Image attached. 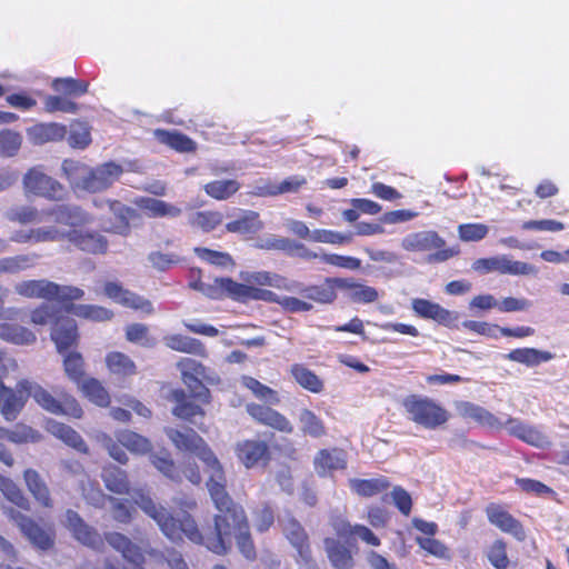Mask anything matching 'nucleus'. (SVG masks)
Masks as SVG:
<instances>
[{
	"instance_id": "obj_41",
	"label": "nucleus",
	"mask_w": 569,
	"mask_h": 569,
	"mask_svg": "<svg viewBox=\"0 0 569 569\" xmlns=\"http://www.w3.org/2000/svg\"><path fill=\"white\" fill-rule=\"evenodd\" d=\"M350 489L361 497L376 496L390 487V482L385 477L372 479H349Z\"/></svg>"
},
{
	"instance_id": "obj_47",
	"label": "nucleus",
	"mask_w": 569,
	"mask_h": 569,
	"mask_svg": "<svg viewBox=\"0 0 569 569\" xmlns=\"http://www.w3.org/2000/svg\"><path fill=\"white\" fill-rule=\"evenodd\" d=\"M290 372L295 380L310 392L320 393L323 390V381L303 365H293Z\"/></svg>"
},
{
	"instance_id": "obj_36",
	"label": "nucleus",
	"mask_w": 569,
	"mask_h": 569,
	"mask_svg": "<svg viewBox=\"0 0 569 569\" xmlns=\"http://www.w3.org/2000/svg\"><path fill=\"white\" fill-rule=\"evenodd\" d=\"M163 342L171 350L206 357V348L198 339L182 335H169L163 338Z\"/></svg>"
},
{
	"instance_id": "obj_4",
	"label": "nucleus",
	"mask_w": 569,
	"mask_h": 569,
	"mask_svg": "<svg viewBox=\"0 0 569 569\" xmlns=\"http://www.w3.org/2000/svg\"><path fill=\"white\" fill-rule=\"evenodd\" d=\"M401 405L409 419L426 429L435 430L449 420L448 411L429 397L410 395Z\"/></svg>"
},
{
	"instance_id": "obj_7",
	"label": "nucleus",
	"mask_w": 569,
	"mask_h": 569,
	"mask_svg": "<svg viewBox=\"0 0 569 569\" xmlns=\"http://www.w3.org/2000/svg\"><path fill=\"white\" fill-rule=\"evenodd\" d=\"M22 186L27 196H34L50 201H60L64 196V187L48 176L41 166L30 168L23 176Z\"/></svg>"
},
{
	"instance_id": "obj_16",
	"label": "nucleus",
	"mask_w": 569,
	"mask_h": 569,
	"mask_svg": "<svg viewBox=\"0 0 569 569\" xmlns=\"http://www.w3.org/2000/svg\"><path fill=\"white\" fill-rule=\"evenodd\" d=\"M279 523L286 538L289 540L291 546L297 550L298 557L301 560L309 559V539L306 530L292 516L286 515L279 518Z\"/></svg>"
},
{
	"instance_id": "obj_22",
	"label": "nucleus",
	"mask_w": 569,
	"mask_h": 569,
	"mask_svg": "<svg viewBox=\"0 0 569 569\" xmlns=\"http://www.w3.org/2000/svg\"><path fill=\"white\" fill-rule=\"evenodd\" d=\"M104 202L108 206L109 211L118 220L116 223H113L107 230L112 233H117V234H121V236L129 234L130 229H131V222H134L136 220H138L140 218L139 212L137 210H134L133 208L123 204L119 200L107 199Z\"/></svg>"
},
{
	"instance_id": "obj_31",
	"label": "nucleus",
	"mask_w": 569,
	"mask_h": 569,
	"mask_svg": "<svg viewBox=\"0 0 569 569\" xmlns=\"http://www.w3.org/2000/svg\"><path fill=\"white\" fill-rule=\"evenodd\" d=\"M333 282L341 283L340 279H327L320 286L301 287L297 286L296 291L302 297L319 303H331L337 298Z\"/></svg>"
},
{
	"instance_id": "obj_37",
	"label": "nucleus",
	"mask_w": 569,
	"mask_h": 569,
	"mask_svg": "<svg viewBox=\"0 0 569 569\" xmlns=\"http://www.w3.org/2000/svg\"><path fill=\"white\" fill-rule=\"evenodd\" d=\"M24 481L28 490L32 493L33 498L44 508L52 507V499L50 497V490L40 477V475L33 469H27L24 471Z\"/></svg>"
},
{
	"instance_id": "obj_61",
	"label": "nucleus",
	"mask_w": 569,
	"mask_h": 569,
	"mask_svg": "<svg viewBox=\"0 0 569 569\" xmlns=\"http://www.w3.org/2000/svg\"><path fill=\"white\" fill-rule=\"evenodd\" d=\"M7 219L21 224L37 222L39 221V211L32 206L13 207L7 211Z\"/></svg>"
},
{
	"instance_id": "obj_24",
	"label": "nucleus",
	"mask_w": 569,
	"mask_h": 569,
	"mask_svg": "<svg viewBox=\"0 0 569 569\" xmlns=\"http://www.w3.org/2000/svg\"><path fill=\"white\" fill-rule=\"evenodd\" d=\"M156 140L180 153H191L197 150V142L178 130L154 129Z\"/></svg>"
},
{
	"instance_id": "obj_42",
	"label": "nucleus",
	"mask_w": 569,
	"mask_h": 569,
	"mask_svg": "<svg viewBox=\"0 0 569 569\" xmlns=\"http://www.w3.org/2000/svg\"><path fill=\"white\" fill-rule=\"evenodd\" d=\"M241 184L236 179L213 180L203 186L207 196L216 200H227L236 194Z\"/></svg>"
},
{
	"instance_id": "obj_1",
	"label": "nucleus",
	"mask_w": 569,
	"mask_h": 569,
	"mask_svg": "<svg viewBox=\"0 0 569 569\" xmlns=\"http://www.w3.org/2000/svg\"><path fill=\"white\" fill-rule=\"evenodd\" d=\"M52 218L56 224L68 226L64 230L58 226H43L29 230H18L11 236V240L18 243L57 242L68 240L81 249H106L108 241L98 231L83 230L82 228L93 221V216L77 204H57L42 212Z\"/></svg>"
},
{
	"instance_id": "obj_35",
	"label": "nucleus",
	"mask_w": 569,
	"mask_h": 569,
	"mask_svg": "<svg viewBox=\"0 0 569 569\" xmlns=\"http://www.w3.org/2000/svg\"><path fill=\"white\" fill-rule=\"evenodd\" d=\"M323 542L328 558L336 569H351L353 567V559L350 550L340 541L332 538H326Z\"/></svg>"
},
{
	"instance_id": "obj_59",
	"label": "nucleus",
	"mask_w": 569,
	"mask_h": 569,
	"mask_svg": "<svg viewBox=\"0 0 569 569\" xmlns=\"http://www.w3.org/2000/svg\"><path fill=\"white\" fill-rule=\"evenodd\" d=\"M64 371L67 376L76 381L80 382L84 376V361L79 352H69L63 360Z\"/></svg>"
},
{
	"instance_id": "obj_12",
	"label": "nucleus",
	"mask_w": 569,
	"mask_h": 569,
	"mask_svg": "<svg viewBox=\"0 0 569 569\" xmlns=\"http://www.w3.org/2000/svg\"><path fill=\"white\" fill-rule=\"evenodd\" d=\"M66 522L74 539L80 543L93 550H101L103 548L104 541L100 533L86 523L78 512L71 509L67 510Z\"/></svg>"
},
{
	"instance_id": "obj_26",
	"label": "nucleus",
	"mask_w": 569,
	"mask_h": 569,
	"mask_svg": "<svg viewBox=\"0 0 569 569\" xmlns=\"http://www.w3.org/2000/svg\"><path fill=\"white\" fill-rule=\"evenodd\" d=\"M27 134L34 144L61 141L67 134V127L57 122L37 123L27 130Z\"/></svg>"
},
{
	"instance_id": "obj_44",
	"label": "nucleus",
	"mask_w": 569,
	"mask_h": 569,
	"mask_svg": "<svg viewBox=\"0 0 569 569\" xmlns=\"http://www.w3.org/2000/svg\"><path fill=\"white\" fill-rule=\"evenodd\" d=\"M101 478L107 489L111 492L122 495L129 490L127 473L119 467H104L101 472Z\"/></svg>"
},
{
	"instance_id": "obj_40",
	"label": "nucleus",
	"mask_w": 569,
	"mask_h": 569,
	"mask_svg": "<svg viewBox=\"0 0 569 569\" xmlns=\"http://www.w3.org/2000/svg\"><path fill=\"white\" fill-rule=\"evenodd\" d=\"M66 311L72 315L92 320V321H108L113 317V312L104 307L94 305H74L72 301L64 302Z\"/></svg>"
},
{
	"instance_id": "obj_45",
	"label": "nucleus",
	"mask_w": 569,
	"mask_h": 569,
	"mask_svg": "<svg viewBox=\"0 0 569 569\" xmlns=\"http://www.w3.org/2000/svg\"><path fill=\"white\" fill-rule=\"evenodd\" d=\"M149 459L151 465L166 478L178 483L182 481L180 469L176 466L169 452L160 451L151 453Z\"/></svg>"
},
{
	"instance_id": "obj_15",
	"label": "nucleus",
	"mask_w": 569,
	"mask_h": 569,
	"mask_svg": "<svg viewBox=\"0 0 569 569\" xmlns=\"http://www.w3.org/2000/svg\"><path fill=\"white\" fill-rule=\"evenodd\" d=\"M172 529L177 531V537L169 538L172 542L181 541L182 537L184 536L191 542L204 546L207 548V538L210 537L209 526L200 530L194 519L188 512H182L180 517L172 516Z\"/></svg>"
},
{
	"instance_id": "obj_8",
	"label": "nucleus",
	"mask_w": 569,
	"mask_h": 569,
	"mask_svg": "<svg viewBox=\"0 0 569 569\" xmlns=\"http://www.w3.org/2000/svg\"><path fill=\"white\" fill-rule=\"evenodd\" d=\"M4 512L33 547L48 550L53 546L52 532L40 527L33 519L13 508H8Z\"/></svg>"
},
{
	"instance_id": "obj_49",
	"label": "nucleus",
	"mask_w": 569,
	"mask_h": 569,
	"mask_svg": "<svg viewBox=\"0 0 569 569\" xmlns=\"http://www.w3.org/2000/svg\"><path fill=\"white\" fill-rule=\"evenodd\" d=\"M140 207L151 218L158 217H178L181 213V209L170 204L163 200L154 198H146L141 201Z\"/></svg>"
},
{
	"instance_id": "obj_21",
	"label": "nucleus",
	"mask_w": 569,
	"mask_h": 569,
	"mask_svg": "<svg viewBox=\"0 0 569 569\" xmlns=\"http://www.w3.org/2000/svg\"><path fill=\"white\" fill-rule=\"evenodd\" d=\"M137 505L142 509L149 517H151L160 527V530L167 538L177 537V531L172 529V515L167 509L158 506L149 496L140 495L136 500Z\"/></svg>"
},
{
	"instance_id": "obj_32",
	"label": "nucleus",
	"mask_w": 569,
	"mask_h": 569,
	"mask_svg": "<svg viewBox=\"0 0 569 569\" xmlns=\"http://www.w3.org/2000/svg\"><path fill=\"white\" fill-rule=\"evenodd\" d=\"M164 433L174 445V447L181 451L193 452L199 446L203 443V439L191 428H184L178 430L174 428H164Z\"/></svg>"
},
{
	"instance_id": "obj_33",
	"label": "nucleus",
	"mask_w": 569,
	"mask_h": 569,
	"mask_svg": "<svg viewBox=\"0 0 569 569\" xmlns=\"http://www.w3.org/2000/svg\"><path fill=\"white\" fill-rule=\"evenodd\" d=\"M553 357V353L550 351L539 350L536 348H519L505 355L506 359L522 363L527 367L539 366L541 362L550 361Z\"/></svg>"
},
{
	"instance_id": "obj_30",
	"label": "nucleus",
	"mask_w": 569,
	"mask_h": 569,
	"mask_svg": "<svg viewBox=\"0 0 569 569\" xmlns=\"http://www.w3.org/2000/svg\"><path fill=\"white\" fill-rule=\"evenodd\" d=\"M106 541L117 551L121 552L124 559L134 565L143 562L144 557L141 549L134 545L128 537L119 532H109L106 535Z\"/></svg>"
},
{
	"instance_id": "obj_53",
	"label": "nucleus",
	"mask_w": 569,
	"mask_h": 569,
	"mask_svg": "<svg viewBox=\"0 0 569 569\" xmlns=\"http://www.w3.org/2000/svg\"><path fill=\"white\" fill-rule=\"evenodd\" d=\"M82 392L93 403L106 407L110 402V397L104 387L94 378L87 379L81 385Z\"/></svg>"
},
{
	"instance_id": "obj_11",
	"label": "nucleus",
	"mask_w": 569,
	"mask_h": 569,
	"mask_svg": "<svg viewBox=\"0 0 569 569\" xmlns=\"http://www.w3.org/2000/svg\"><path fill=\"white\" fill-rule=\"evenodd\" d=\"M264 228L260 213L254 210L238 209L233 219L224 224V230L244 240L254 239Z\"/></svg>"
},
{
	"instance_id": "obj_39",
	"label": "nucleus",
	"mask_w": 569,
	"mask_h": 569,
	"mask_svg": "<svg viewBox=\"0 0 569 569\" xmlns=\"http://www.w3.org/2000/svg\"><path fill=\"white\" fill-rule=\"evenodd\" d=\"M51 88L71 99L84 96L89 90V82L87 80L74 79L71 77L54 78L51 83Z\"/></svg>"
},
{
	"instance_id": "obj_57",
	"label": "nucleus",
	"mask_w": 569,
	"mask_h": 569,
	"mask_svg": "<svg viewBox=\"0 0 569 569\" xmlns=\"http://www.w3.org/2000/svg\"><path fill=\"white\" fill-rule=\"evenodd\" d=\"M37 254H18L0 259V272L14 273L33 266Z\"/></svg>"
},
{
	"instance_id": "obj_43",
	"label": "nucleus",
	"mask_w": 569,
	"mask_h": 569,
	"mask_svg": "<svg viewBox=\"0 0 569 569\" xmlns=\"http://www.w3.org/2000/svg\"><path fill=\"white\" fill-rule=\"evenodd\" d=\"M298 420L303 435L311 438H321L327 435L323 421L310 409H301Z\"/></svg>"
},
{
	"instance_id": "obj_55",
	"label": "nucleus",
	"mask_w": 569,
	"mask_h": 569,
	"mask_svg": "<svg viewBox=\"0 0 569 569\" xmlns=\"http://www.w3.org/2000/svg\"><path fill=\"white\" fill-rule=\"evenodd\" d=\"M126 338L130 342L140 343L146 348H153L157 345L156 338L149 335V328L144 323H132L126 329Z\"/></svg>"
},
{
	"instance_id": "obj_62",
	"label": "nucleus",
	"mask_w": 569,
	"mask_h": 569,
	"mask_svg": "<svg viewBox=\"0 0 569 569\" xmlns=\"http://www.w3.org/2000/svg\"><path fill=\"white\" fill-rule=\"evenodd\" d=\"M220 289L222 297L226 295L234 300L248 301L249 286L233 281L231 278H221Z\"/></svg>"
},
{
	"instance_id": "obj_54",
	"label": "nucleus",
	"mask_w": 569,
	"mask_h": 569,
	"mask_svg": "<svg viewBox=\"0 0 569 569\" xmlns=\"http://www.w3.org/2000/svg\"><path fill=\"white\" fill-rule=\"evenodd\" d=\"M408 244L411 249H442L445 241L436 231H421L415 233L408 240Z\"/></svg>"
},
{
	"instance_id": "obj_56",
	"label": "nucleus",
	"mask_w": 569,
	"mask_h": 569,
	"mask_svg": "<svg viewBox=\"0 0 569 569\" xmlns=\"http://www.w3.org/2000/svg\"><path fill=\"white\" fill-rule=\"evenodd\" d=\"M22 144V136L13 130L4 129L0 131V154L3 157H13L18 153Z\"/></svg>"
},
{
	"instance_id": "obj_14",
	"label": "nucleus",
	"mask_w": 569,
	"mask_h": 569,
	"mask_svg": "<svg viewBox=\"0 0 569 569\" xmlns=\"http://www.w3.org/2000/svg\"><path fill=\"white\" fill-rule=\"evenodd\" d=\"M104 293L117 303H120L127 308L141 310L147 315H151L154 311L150 300L124 289L118 282H107L104 284Z\"/></svg>"
},
{
	"instance_id": "obj_34",
	"label": "nucleus",
	"mask_w": 569,
	"mask_h": 569,
	"mask_svg": "<svg viewBox=\"0 0 569 569\" xmlns=\"http://www.w3.org/2000/svg\"><path fill=\"white\" fill-rule=\"evenodd\" d=\"M412 309L418 316L426 319H432L441 325H446L451 321L450 311L427 299H413Z\"/></svg>"
},
{
	"instance_id": "obj_10",
	"label": "nucleus",
	"mask_w": 569,
	"mask_h": 569,
	"mask_svg": "<svg viewBox=\"0 0 569 569\" xmlns=\"http://www.w3.org/2000/svg\"><path fill=\"white\" fill-rule=\"evenodd\" d=\"M122 172V167L113 161L89 168L86 179L82 180L81 190L90 193L107 190L120 178Z\"/></svg>"
},
{
	"instance_id": "obj_38",
	"label": "nucleus",
	"mask_w": 569,
	"mask_h": 569,
	"mask_svg": "<svg viewBox=\"0 0 569 569\" xmlns=\"http://www.w3.org/2000/svg\"><path fill=\"white\" fill-rule=\"evenodd\" d=\"M223 222V214L218 210L196 211L188 218L191 228L203 232H211Z\"/></svg>"
},
{
	"instance_id": "obj_51",
	"label": "nucleus",
	"mask_w": 569,
	"mask_h": 569,
	"mask_svg": "<svg viewBox=\"0 0 569 569\" xmlns=\"http://www.w3.org/2000/svg\"><path fill=\"white\" fill-rule=\"evenodd\" d=\"M106 363L109 370L119 376H131L136 372L134 362L124 353L113 351L107 355Z\"/></svg>"
},
{
	"instance_id": "obj_20",
	"label": "nucleus",
	"mask_w": 569,
	"mask_h": 569,
	"mask_svg": "<svg viewBox=\"0 0 569 569\" xmlns=\"http://www.w3.org/2000/svg\"><path fill=\"white\" fill-rule=\"evenodd\" d=\"M137 505L142 509L149 517H151L160 527V530L167 538L177 537V531L172 529V515L167 509L158 506L149 496L140 495L136 500Z\"/></svg>"
},
{
	"instance_id": "obj_60",
	"label": "nucleus",
	"mask_w": 569,
	"mask_h": 569,
	"mask_svg": "<svg viewBox=\"0 0 569 569\" xmlns=\"http://www.w3.org/2000/svg\"><path fill=\"white\" fill-rule=\"evenodd\" d=\"M44 109L48 112L61 111L66 113H77L79 110V106L78 103L62 94L48 96L44 100Z\"/></svg>"
},
{
	"instance_id": "obj_48",
	"label": "nucleus",
	"mask_w": 569,
	"mask_h": 569,
	"mask_svg": "<svg viewBox=\"0 0 569 569\" xmlns=\"http://www.w3.org/2000/svg\"><path fill=\"white\" fill-rule=\"evenodd\" d=\"M117 440L128 450L144 455L152 449L150 440L131 430H122L117 433Z\"/></svg>"
},
{
	"instance_id": "obj_29",
	"label": "nucleus",
	"mask_w": 569,
	"mask_h": 569,
	"mask_svg": "<svg viewBox=\"0 0 569 569\" xmlns=\"http://www.w3.org/2000/svg\"><path fill=\"white\" fill-rule=\"evenodd\" d=\"M291 256L297 254L303 260L320 259L322 262L348 270H357L361 267V261L349 256L336 253H318L317 251H288Z\"/></svg>"
},
{
	"instance_id": "obj_58",
	"label": "nucleus",
	"mask_w": 569,
	"mask_h": 569,
	"mask_svg": "<svg viewBox=\"0 0 569 569\" xmlns=\"http://www.w3.org/2000/svg\"><path fill=\"white\" fill-rule=\"evenodd\" d=\"M236 540L237 548L239 552L247 559V560H254L257 558V551L253 543V540L251 538L249 523L246 525V528H242L237 533L232 536Z\"/></svg>"
},
{
	"instance_id": "obj_5",
	"label": "nucleus",
	"mask_w": 569,
	"mask_h": 569,
	"mask_svg": "<svg viewBox=\"0 0 569 569\" xmlns=\"http://www.w3.org/2000/svg\"><path fill=\"white\" fill-rule=\"evenodd\" d=\"M18 295L26 298H41L57 300L61 303L80 300L84 292L82 289L72 286H60L47 279L26 280L14 286Z\"/></svg>"
},
{
	"instance_id": "obj_52",
	"label": "nucleus",
	"mask_w": 569,
	"mask_h": 569,
	"mask_svg": "<svg viewBox=\"0 0 569 569\" xmlns=\"http://www.w3.org/2000/svg\"><path fill=\"white\" fill-rule=\"evenodd\" d=\"M183 383L188 387L190 396L202 403H209L210 390L204 386L203 381L213 382L209 375L187 377L182 379Z\"/></svg>"
},
{
	"instance_id": "obj_9",
	"label": "nucleus",
	"mask_w": 569,
	"mask_h": 569,
	"mask_svg": "<svg viewBox=\"0 0 569 569\" xmlns=\"http://www.w3.org/2000/svg\"><path fill=\"white\" fill-rule=\"evenodd\" d=\"M472 269L480 273H489V272H500L508 274H536L537 269L535 266L515 261L509 256L501 254L495 256L490 258H481L477 259L472 263Z\"/></svg>"
},
{
	"instance_id": "obj_46",
	"label": "nucleus",
	"mask_w": 569,
	"mask_h": 569,
	"mask_svg": "<svg viewBox=\"0 0 569 569\" xmlns=\"http://www.w3.org/2000/svg\"><path fill=\"white\" fill-rule=\"evenodd\" d=\"M0 338L16 345H31L37 339L28 328L7 322L0 323Z\"/></svg>"
},
{
	"instance_id": "obj_63",
	"label": "nucleus",
	"mask_w": 569,
	"mask_h": 569,
	"mask_svg": "<svg viewBox=\"0 0 569 569\" xmlns=\"http://www.w3.org/2000/svg\"><path fill=\"white\" fill-rule=\"evenodd\" d=\"M69 144L73 148L84 149L91 143L90 128L83 122H74L69 133Z\"/></svg>"
},
{
	"instance_id": "obj_3",
	"label": "nucleus",
	"mask_w": 569,
	"mask_h": 569,
	"mask_svg": "<svg viewBox=\"0 0 569 569\" xmlns=\"http://www.w3.org/2000/svg\"><path fill=\"white\" fill-rule=\"evenodd\" d=\"M60 307L54 303H42L31 313V322L39 326L51 325L50 337L56 343L59 353H63L79 340L78 327L66 311V303Z\"/></svg>"
},
{
	"instance_id": "obj_19",
	"label": "nucleus",
	"mask_w": 569,
	"mask_h": 569,
	"mask_svg": "<svg viewBox=\"0 0 569 569\" xmlns=\"http://www.w3.org/2000/svg\"><path fill=\"white\" fill-rule=\"evenodd\" d=\"M247 412L261 425L286 433H291L293 431L291 422L283 415L270 407L250 403L247 406Z\"/></svg>"
},
{
	"instance_id": "obj_27",
	"label": "nucleus",
	"mask_w": 569,
	"mask_h": 569,
	"mask_svg": "<svg viewBox=\"0 0 569 569\" xmlns=\"http://www.w3.org/2000/svg\"><path fill=\"white\" fill-rule=\"evenodd\" d=\"M503 427L507 428L510 435L531 446L543 447L548 442L547 437L541 431L523 423L519 419L508 418Z\"/></svg>"
},
{
	"instance_id": "obj_25",
	"label": "nucleus",
	"mask_w": 569,
	"mask_h": 569,
	"mask_svg": "<svg viewBox=\"0 0 569 569\" xmlns=\"http://www.w3.org/2000/svg\"><path fill=\"white\" fill-rule=\"evenodd\" d=\"M315 469L323 476L328 471L342 470L347 467V453L342 449H321L315 457Z\"/></svg>"
},
{
	"instance_id": "obj_6",
	"label": "nucleus",
	"mask_w": 569,
	"mask_h": 569,
	"mask_svg": "<svg viewBox=\"0 0 569 569\" xmlns=\"http://www.w3.org/2000/svg\"><path fill=\"white\" fill-rule=\"evenodd\" d=\"M17 395L21 396V410L23 409L28 398L32 397L39 406L51 413H69L74 418H80L82 416V409L74 400L67 402L68 409H64L63 406L47 390L38 383L29 380H21L17 383Z\"/></svg>"
},
{
	"instance_id": "obj_64",
	"label": "nucleus",
	"mask_w": 569,
	"mask_h": 569,
	"mask_svg": "<svg viewBox=\"0 0 569 569\" xmlns=\"http://www.w3.org/2000/svg\"><path fill=\"white\" fill-rule=\"evenodd\" d=\"M488 560L496 569H507L509 559L507 556V546L502 540H496L488 551Z\"/></svg>"
},
{
	"instance_id": "obj_28",
	"label": "nucleus",
	"mask_w": 569,
	"mask_h": 569,
	"mask_svg": "<svg viewBox=\"0 0 569 569\" xmlns=\"http://www.w3.org/2000/svg\"><path fill=\"white\" fill-rule=\"evenodd\" d=\"M47 430L56 438L62 440L69 447L79 452L88 453V446L82 437L70 426L59 422L54 419L47 421Z\"/></svg>"
},
{
	"instance_id": "obj_2",
	"label": "nucleus",
	"mask_w": 569,
	"mask_h": 569,
	"mask_svg": "<svg viewBox=\"0 0 569 569\" xmlns=\"http://www.w3.org/2000/svg\"><path fill=\"white\" fill-rule=\"evenodd\" d=\"M210 497L218 512L213 516V523L209 525L207 549L223 556L231 550L232 536L246 528L249 522L242 506L234 502L226 489H214Z\"/></svg>"
},
{
	"instance_id": "obj_23",
	"label": "nucleus",
	"mask_w": 569,
	"mask_h": 569,
	"mask_svg": "<svg viewBox=\"0 0 569 569\" xmlns=\"http://www.w3.org/2000/svg\"><path fill=\"white\" fill-rule=\"evenodd\" d=\"M489 521L505 532L512 535L517 540L523 541L526 532L522 525L510 513L502 510L499 506L490 505L487 508Z\"/></svg>"
},
{
	"instance_id": "obj_13",
	"label": "nucleus",
	"mask_w": 569,
	"mask_h": 569,
	"mask_svg": "<svg viewBox=\"0 0 569 569\" xmlns=\"http://www.w3.org/2000/svg\"><path fill=\"white\" fill-rule=\"evenodd\" d=\"M171 399L176 403L174 407L172 408V413L177 418L189 421L202 432L207 431L201 421L204 417V410L199 405H196L192 401H190L184 390H172Z\"/></svg>"
},
{
	"instance_id": "obj_18",
	"label": "nucleus",
	"mask_w": 569,
	"mask_h": 569,
	"mask_svg": "<svg viewBox=\"0 0 569 569\" xmlns=\"http://www.w3.org/2000/svg\"><path fill=\"white\" fill-rule=\"evenodd\" d=\"M192 453L197 455L208 468L209 480L207 481V487L209 493L213 492L214 489H226V477L222 466L207 442L203 440V443Z\"/></svg>"
},
{
	"instance_id": "obj_50",
	"label": "nucleus",
	"mask_w": 569,
	"mask_h": 569,
	"mask_svg": "<svg viewBox=\"0 0 569 569\" xmlns=\"http://www.w3.org/2000/svg\"><path fill=\"white\" fill-rule=\"evenodd\" d=\"M89 168V166L78 160L66 159L62 162V171L74 190H81L82 180L86 179Z\"/></svg>"
},
{
	"instance_id": "obj_17",
	"label": "nucleus",
	"mask_w": 569,
	"mask_h": 569,
	"mask_svg": "<svg viewBox=\"0 0 569 569\" xmlns=\"http://www.w3.org/2000/svg\"><path fill=\"white\" fill-rule=\"evenodd\" d=\"M236 455L248 469L266 465L270 459L269 447L261 440H244L237 443Z\"/></svg>"
}]
</instances>
